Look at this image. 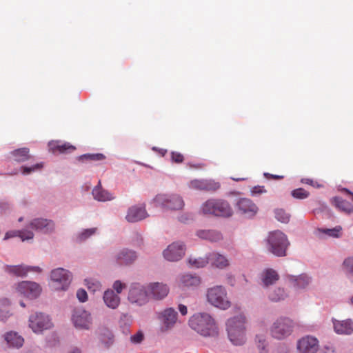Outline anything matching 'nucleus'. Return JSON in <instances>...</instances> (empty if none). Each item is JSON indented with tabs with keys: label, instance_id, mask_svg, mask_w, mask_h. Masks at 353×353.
Listing matches in <instances>:
<instances>
[{
	"label": "nucleus",
	"instance_id": "47",
	"mask_svg": "<svg viewBox=\"0 0 353 353\" xmlns=\"http://www.w3.org/2000/svg\"><path fill=\"white\" fill-rule=\"evenodd\" d=\"M292 196L296 199H303L309 196V193L303 188H298L292 192Z\"/></svg>",
	"mask_w": 353,
	"mask_h": 353
},
{
	"label": "nucleus",
	"instance_id": "55",
	"mask_svg": "<svg viewBox=\"0 0 353 353\" xmlns=\"http://www.w3.org/2000/svg\"><path fill=\"white\" fill-rule=\"evenodd\" d=\"M172 159L176 163H181L183 161V155L178 152H172Z\"/></svg>",
	"mask_w": 353,
	"mask_h": 353
},
{
	"label": "nucleus",
	"instance_id": "41",
	"mask_svg": "<svg viewBox=\"0 0 353 353\" xmlns=\"http://www.w3.org/2000/svg\"><path fill=\"white\" fill-rule=\"evenodd\" d=\"M105 159V156L103 154H85L80 156L79 160L81 161H98Z\"/></svg>",
	"mask_w": 353,
	"mask_h": 353
},
{
	"label": "nucleus",
	"instance_id": "36",
	"mask_svg": "<svg viewBox=\"0 0 353 353\" xmlns=\"http://www.w3.org/2000/svg\"><path fill=\"white\" fill-rule=\"evenodd\" d=\"M188 263L192 268H200L206 266L209 263L208 254L205 256L195 258L190 257L188 259Z\"/></svg>",
	"mask_w": 353,
	"mask_h": 353
},
{
	"label": "nucleus",
	"instance_id": "53",
	"mask_svg": "<svg viewBox=\"0 0 353 353\" xmlns=\"http://www.w3.org/2000/svg\"><path fill=\"white\" fill-rule=\"evenodd\" d=\"M267 191L263 186H259V185L254 187L251 190V193L252 195L261 194L265 193Z\"/></svg>",
	"mask_w": 353,
	"mask_h": 353
},
{
	"label": "nucleus",
	"instance_id": "13",
	"mask_svg": "<svg viewBox=\"0 0 353 353\" xmlns=\"http://www.w3.org/2000/svg\"><path fill=\"white\" fill-rule=\"evenodd\" d=\"M150 301H162L165 299L170 291L168 283L163 281H152L146 283Z\"/></svg>",
	"mask_w": 353,
	"mask_h": 353
},
{
	"label": "nucleus",
	"instance_id": "42",
	"mask_svg": "<svg viewBox=\"0 0 353 353\" xmlns=\"http://www.w3.org/2000/svg\"><path fill=\"white\" fill-rule=\"evenodd\" d=\"M114 335L110 330H105L101 333V341L107 347L111 346L114 343Z\"/></svg>",
	"mask_w": 353,
	"mask_h": 353
},
{
	"label": "nucleus",
	"instance_id": "51",
	"mask_svg": "<svg viewBox=\"0 0 353 353\" xmlns=\"http://www.w3.org/2000/svg\"><path fill=\"white\" fill-rule=\"evenodd\" d=\"M77 298L81 303H85L88 299V296L87 292L83 289L80 288L77 291Z\"/></svg>",
	"mask_w": 353,
	"mask_h": 353
},
{
	"label": "nucleus",
	"instance_id": "39",
	"mask_svg": "<svg viewBox=\"0 0 353 353\" xmlns=\"http://www.w3.org/2000/svg\"><path fill=\"white\" fill-rule=\"evenodd\" d=\"M274 216L277 221L283 223H288L290 219V214L286 212L283 209H276L274 210Z\"/></svg>",
	"mask_w": 353,
	"mask_h": 353
},
{
	"label": "nucleus",
	"instance_id": "63",
	"mask_svg": "<svg viewBox=\"0 0 353 353\" xmlns=\"http://www.w3.org/2000/svg\"><path fill=\"white\" fill-rule=\"evenodd\" d=\"M341 191H343V192H346L347 194L351 195L352 196V199L353 200V193L352 192H350L349 190H347L346 188H343L341 190Z\"/></svg>",
	"mask_w": 353,
	"mask_h": 353
},
{
	"label": "nucleus",
	"instance_id": "19",
	"mask_svg": "<svg viewBox=\"0 0 353 353\" xmlns=\"http://www.w3.org/2000/svg\"><path fill=\"white\" fill-rule=\"evenodd\" d=\"M331 322L334 332L338 335H351L353 334V320L346 319L339 320L332 318Z\"/></svg>",
	"mask_w": 353,
	"mask_h": 353
},
{
	"label": "nucleus",
	"instance_id": "7",
	"mask_svg": "<svg viewBox=\"0 0 353 353\" xmlns=\"http://www.w3.org/2000/svg\"><path fill=\"white\" fill-rule=\"evenodd\" d=\"M11 290L12 294L15 296L35 299L41 294L42 288L36 282L23 281L14 283Z\"/></svg>",
	"mask_w": 353,
	"mask_h": 353
},
{
	"label": "nucleus",
	"instance_id": "11",
	"mask_svg": "<svg viewBox=\"0 0 353 353\" xmlns=\"http://www.w3.org/2000/svg\"><path fill=\"white\" fill-rule=\"evenodd\" d=\"M154 201L157 205L171 211L181 210L185 206L183 198L176 194H159Z\"/></svg>",
	"mask_w": 353,
	"mask_h": 353
},
{
	"label": "nucleus",
	"instance_id": "9",
	"mask_svg": "<svg viewBox=\"0 0 353 353\" xmlns=\"http://www.w3.org/2000/svg\"><path fill=\"white\" fill-rule=\"evenodd\" d=\"M127 299L130 303L142 307L150 301L146 284L140 283H132L128 289Z\"/></svg>",
	"mask_w": 353,
	"mask_h": 353
},
{
	"label": "nucleus",
	"instance_id": "21",
	"mask_svg": "<svg viewBox=\"0 0 353 353\" xmlns=\"http://www.w3.org/2000/svg\"><path fill=\"white\" fill-rule=\"evenodd\" d=\"M209 263L211 265L219 270H225L230 268L231 265L230 259L225 254L218 252L208 253Z\"/></svg>",
	"mask_w": 353,
	"mask_h": 353
},
{
	"label": "nucleus",
	"instance_id": "61",
	"mask_svg": "<svg viewBox=\"0 0 353 353\" xmlns=\"http://www.w3.org/2000/svg\"><path fill=\"white\" fill-rule=\"evenodd\" d=\"M11 305V301L8 298H2L0 299V306H10Z\"/></svg>",
	"mask_w": 353,
	"mask_h": 353
},
{
	"label": "nucleus",
	"instance_id": "28",
	"mask_svg": "<svg viewBox=\"0 0 353 353\" xmlns=\"http://www.w3.org/2000/svg\"><path fill=\"white\" fill-rule=\"evenodd\" d=\"M103 300L105 305L110 309H117L121 303L119 295L116 294L111 289L106 290L103 295Z\"/></svg>",
	"mask_w": 353,
	"mask_h": 353
},
{
	"label": "nucleus",
	"instance_id": "26",
	"mask_svg": "<svg viewBox=\"0 0 353 353\" xmlns=\"http://www.w3.org/2000/svg\"><path fill=\"white\" fill-rule=\"evenodd\" d=\"M201 283V277L196 274H184L179 277V284L183 288L194 289Z\"/></svg>",
	"mask_w": 353,
	"mask_h": 353
},
{
	"label": "nucleus",
	"instance_id": "22",
	"mask_svg": "<svg viewBox=\"0 0 353 353\" xmlns=\"http://www.w3.org/2000/svg\"><path fill=\"white\" fill-rule=\"evenodd\" d=\"M148 216L145 207L142 205H133L130 207L126 213L125 220L129 223L140 221Z\"/></svg>",
	"mask_w": 353,
	"mask_h": 353
},
{
	"label": "nucleus",
	"instance_id": "23",
	"mask_svg": "<svg viewBox=\"0 0 353 353\" xmlns=\"http://www.w3.org/2000/svg\"><path fill=\"white\" fill-rule=\"evenodd\" d=\"M280 279V276L276 270L272 268H266L263 270L260 274V280L263 288H269L274 285Z\"/></svg>",
	"mask_w": 353,
	"mask_h": 353
},
{
	"label": "nucleus",
	"instance_id": "54",
	"mask_svg": "<svg viewBox=\"0 0 353 353\" xmlns=\"http://www.w3.org/2000/svg\"><path fill=\"white\" fill-rule=\"evenodd\" d=\"M258 343H259L258 347L262 350L261 353H267V351L265 350L266 341H265V339L259 338Z\"/></svg>",
	"mask_w": 353,
	"mask_h": 353
},
{
	"label": "nucleus",
	"instance_id": "2",
	"mask_svg": "<svg viewBox=\"0 0 353 353\" xmlns=\"http://www.w3.org/2000/svg\"><path fill=\"white\" fill-rule=\"evenodd\" d=\"M189 325L194 331L203 337H217L219 328L212 314L207 312L194 314L189 319Z\"/></svg>",
	"mask_w": 353,
	"mask_h": 353
},
{
	"label": "nucleus",
	"instance_id": "27",
	"mask_svg": "<svg viewBox=\"0 0 353 353\" xmlns=\"http://www.w3.org/2000/svg\"><path fill=\"white\" fill-rule=\"evenodd\" d=\"M50 152L52 153H67L72 152L76 150L75 146L70 143L62 142L61 141H51L48 143Z\"/></svg>",
	"mask_w": 353,
	"mask_h": 353
},
{
	"label": "nucleus",
	"instance_id": "25",
	"mask_svg": "<svg viewBox=\"0 0 353 353\" xmlns=\"http://www.w3.org/2000/svg\"><path fill=\"white\" fill-rule=\"evenodd\" d=\"M137 252L129 249H122L118 251L114 256L119 263L126 265L132 264L137 259Z\"/></svg>",
	"mask_w": 353,
	"mask_h": 353
},
{
	"label": "nucleus",
	"instance_id": "32",
	"mask_svg": "<svg viewBox=\"0 0 353 353\" xmlns=\"http://www.w3.org/2000/svg\"><path fill=\"white\" fill-rule=\"evenodd\" d=\"M34 232L27 229L21 230H13L8 232L4 237V239H8L12 237L19 236L23 241L32 240L34 238Z\"/></svg>",
	"mask_w": 353,
	"mask_h": 353
},
{
	"label": "nucleus",
	"instance_id": "35",
	"mask_svg": "<svg viewBox=\"0 0 353 353\" xmlns=\"http://www.w3.org/2000/svg\"><path fill=\"white\" fill-rule=\"evenodd\" d=\"M271 301L279 302L288 297V292L284 288H276L272 290L268 295Z\"/></svg>",
	"mask_w": 353,
	"mask_h": 353
},
{
	"label": "nucleus",
	"instance_id": "8",
	"mask_svg": "<svg viewBox=\"0 0 353 353\" xmlns=\"http://www.w3.org/2000/svg\"><path fill=\"white\" fill-rule=\"evenodd\" d=\"M28 327L37 334H42L46 330H51L54 323L50 315L41 312L32 313L28 320Z\"/></svg>",
	"mask_w": 353,
	"mask_h": 353
},
{
	"label": "nucleus",
	"instance_id": "33",
	"mask_svg": "<svg viewBox=\"0 0 353 353\" xmlns=\"http://www.w3.org/2000/svg\"><path fill=\"white\" fill-rule=\"evenodd\" d=\"M83 284L90 293L99 292L103 289L101 281L95 277H88L84 279Z\"/></svg>",
	"mask_w": 353,
	"mask_h": 353
},
{
	"label": "nucleus",
	"instance_id": "60",
	"mask_svg": "<svg viewBox=\"0 0 353 353\" xmlns=\"http://www.w3.org/2000/svg\"><path fill=\"white\" fill-rule=\"evenodd\" d=\"M0 209L2 212H6L8 210L10 209L9 203L6 201H1Z\"/></svg>",
	"mask_w": 353,
	"mask_h": 353
},
{
	"label": "nucleus",
	"instance_id": "16",
	"mask_svg": "<svg viewBox=\"0 0 353 353\" xmlns=\"http://www.w3.org/2000/svg\"><path fill=\"white\" fill-rule=\"evenodd\" d=\"M186 247L182 241H174L170 243L163 252L164 258L170 261H178L185 254Z\"/></svg>",
	"mask_w": 353,
	"mask_h": 353
},
{
	"label": "nucleus",
	"instance_id": "1",
	"mask_svg": "<svg viewBox=\"0 0 353 353\" xmlns=\"http://www.w3.org/2000/svg\"><path fill=\"white\" fill-rule=\"evenodd\" d=\"M236 313L225 321V330L229 341L236 346H241L247 341V325L248 319L241 307L236 306Z\"/></svg>",
	"mask_w": 353,
	"mask_h": 353
},
{
	"label": "nucleus",
	"instance_id": "40",
	"mask_svg": "<svg viewBox=\"0 0 353 353\" xmlns=\"http://www.w3.org/2000/svg\"><path fill=\"white\" fill-rule=\"evenodd\" d=\"M97 231L96 228L85 229L76 234V240L78 241H83L92 236Z\"/></svg>",
	"mask_w": 353,
	"mask_h": 353
},
{
	"label": "nucleus",
	"instance_id": "49",
	"mask_svg": "<svg viewBox=\"0 0 353 353\" xmlns=\"http://www.w3.org/2000/svg\"><path fill=\"white\" fill-rule=\"evenodd\" d=\"M144 339V334L142 331H138L136 334L130 336V342L133 344H139Z\"/></svg>",
	"mask_w": 353,
	"mask_h": 353
},
{
	"label": "nucleus",
	"instance_id": "12",
	"mask_svg": "<svg viewBox=\"0 0 353 353\" xmlns=\"http://www.w3.org/2000/svg\"><path fill=\"white\" fill-rule=\"evenodd\" d=\"M159 332L167 333L172 330L178 321V313L173 307L165 308L157 313Z\"/></svg>",
	"mask_w": 353,
	"mask_h": 353
},
{
	"label": "nucleus",
	"instance_id": "52",
	"mask_svg": "<svg viewBox=\"0 0 353 353\" xmlns=\"http://www.w3.org/2000/svg\"><path fill=\"white\" fill-rule=\"evenodd\" d=\"M178 219L179 221L186 223L192 220V216L191 214L185 212L180 214Z\"/></svg>",
	"mask_w": 353,
	"mask_h": 353
},
{
	"label": "nucleus",
	"instance_id": "37",
	"mask_svg": "<svg viewBox=\"0 0 353 353\" xmlns=\"http://www.w3.org/2000/svg\"><path fill=\"white\" fill-rule=\"evenodd\" d=\"M12 154L15 161L19 162H23L28 160L30 158L29 154V150L27 148H23L14 150Z\"/></svg>",
	"mask_w": 353,
	"mask_h": 353
},
{
	"label": "nucleus",
	"instance_id": "10",
	"mask_svg": "<svg viewBox=\"0 0 353 353\" xmlns=\"http://www.w3.org/2000/svg\"><path fill=\"white\" fill-rule=\"evenodd\" d=\"M72 273L64 268H58L51 271L50 279L54 290L58 292L66 291L72 281Z\"/></svg>",
	"mask_w": 353,
	"mask_h": 353
},
{
	"label": "nucleus",
	"instance_id": "20",
	"mask_svg": "<svg viewBox=\"0 0 353 353\" xmlns=\"http://www.w3.org/2000/svg\"><path fill=\"white\" fill-rule=\"evenodd\" d=\"M287 281L290 287L296 290L307 289L312 283V277L306 274L299 275H289Z\"/></svg>",
	"mask_w": 353,
	"mask_h": 353
},
{
	"label": "nucleus",
	"instance_id": "64",
	"mask_svg": "<svg viewBox=\"0 0 353 353\" xmlns=\"http://www.w3.org/2000/svg\"><path fill=\"white\" fill-rule=\"evenodd\" d=\"M68 353H81V351L78 348H73L70 351H69Z\"/></svg>",
	"mask_w": 353,
	"mask_h": 353
},
{
	"label": "nucleus",
	"instance_id": "31",
	"mask_svg": "<svg viewBox=\"0 0 353 353\" xmlns=\"http://www.w3.org/2000/svg\"><path fill=\"white\" fill-rule=\"evenodd\" d=\"M4 270L6 273L18 277H24L28 275V265L24 264L7 265L4 267Z\"/></svg>",
	"mask_w": 353,
	"mask_h": 353
},
{
	"label": "nucleus",
	"instance_id": "34",
	"mask_svg": "<svg viewBox=\"0 0 353 353\" xmlns=\"http://www.w3.org/2000/svg\"><path fill=\"white\" fill-rule=\"evenodd\" d=\"M332 203L337 209L346 214L349 215L353 212V205L342 198L335 197L332 199Z\"/></svg>",
	"mask_w": 353,
	"mask_h": 353
},
{
	"label": "nucleus",
	"instance_id": "6",
	"mask_svg": "<svg viewBox=\"0 0 353 353\" xmlns=\"http://www.w3.org/2000/svg\"><path fill=\"white\" fill-rule=\"evenodd\" d=\"M294 327L295 323L292 319L281 316L272 323L270 327V334L275 339L283 340L292 334Z\"/></svg>",
	"mask_w": 353,
	"mask_h": 353
},
{
	"label": "nucleus",
	"instance_id": "15",
	"mask_svg": "<svg viewBox=\"0 0 353 353\" xmlns=\"http://www.w3.org/2000/svg\"><path fill=\"white\" fill-rule=\"evenodd\" d=\"M234 206L237 214L245 219L254 218L259 212L256 204L248 198L239 199Z\"/></svg>",
	"mask_w": 353,
	"mask_h": 353
},
{
	"label": "nucleus",
	"instance_id": "43",
	"mask_svg": "<svg viewBox=\"0 0 353 353\" xmlns=\"http://www.w3.org/2000/svg\"><path fill=\"white\" fill-rule=\"evenodd\" d=\"M43 165L42 163H37L35 165H33L32 166L28 167V166H23L21 168V172L24 175H28L31 174L33 172H36L38 170H41Z\"/></svg>",
	"mask_w": 353,
	"mask_h": 353
},
{
	"label": "nucleus",
	"instance_id": "45",
	"mask_svg": "<svg viewBox=\"0 0 353 353\" xmlns=\"http://www.w3.org/2000/svg\"><path fill=\"white\" fill-rule=\"evenodd\" d=\"M220 188V183L214 180H204V190L216 191Z\"/></svg>",
	"mask_w": 353,
	"mask_h": 353
},
{
	"label": "nucleus",
	"instance_id": "24",
	"mask_svg": "<svg viewBox=\"0 0 353 353\" xmlns=\"http://www.w3.org/2000/svg\"><path fill=\"white\" fill-rule=\"evenodd\" d=\"M3 338L9 347L14 349H20L25 342V339L21 335L12 330L6 332L3 335Z\"/></svg>",
	"mask_w": 353,
	"mask_h": 353
},
{
	"label": "nucleus",
	"instance_id": "46",
	"mask_svg": "<svg viewBox=\"0 0 353 353\" xmlns=\"http://www.w3.org/2000/svg\"><path fill=\"white\" fill-rule=\"evenodd\" d=\"M127 285L125 283L120 280L115 281L112 284V290L118 295L121 294L123 290L126 288Z\"/></svg>",
	"mask_w": 353,
	"mask_h": 353
},
{
	"label": "nucleus",
	"instance_id": "50",
	"mask_svg": "<svg viewBox=\"0 0 353 353\" xmlns=\"http://www.w3.org/2000/svg\"><path fill=\"white\" fill-rule=\"evenodd\" d=\"M12 315L10 310L0 307V321L6 322Z\"/></svg>",
	"mask_w": 353,
	"mask_h": 353
},
{
	"label": "nucleus",
	"instance_id": "14",
	"mask_svg": "<svg viewBox=\"0 0 353 353\" xmlns=\"http://www.w3.org/2000/svg\"><path fill=\"white\" fill-rule=\"evenodd\" d=\"M72 321L77 329L90 330L92 327L93 317L90 311L81 308L74 311Z\"/></svg>",
	"mask_w": 353,
	"mask_h": 353
},
{
	"label": "nucleus",
	"instance_id": "29",
	"mask_svg": "<svg viewBox=\"0 0 353 353\" xmlns=\"http://www.w3.org/2000/svg\"><path fill=\"white\" fill-rule=\"evenodd\" d=\"M93 198L100 202H105L112 201L114 199L113 194L109 191L103 189L101 187V182L99 181L98 185L94 188L92 192Z\"/></svg>",
	"mask_w": 353,
	"mask_h": 353
},
{
	"label": "nucleus",
	"instance_id": "44",
	"mask_svg": "<svg viewBox=\"0 0 353 353\" xmlns=\"http://www.w3.org/2000/svg\"><path fill=\"white\" fill-rule=\"evenodd\" d=\"M342 268L346 273L353 275V256L348 257L343 261Z\"/></svg>",
	"mask_w": 353,
	"mask_h": 353
},
{
	"label": "nucleus",
	"instance_id": "48",
	"mask_svg": "<svg viewBox=\"0 0 353 353\" xmlns=\"http://www.w3.org/2000/svg\"><path fill=\"white\" fill-rule=\"evenodd\" d=\"M189 187L193 190H204V180H192L190 182Z\"/></svg>",
	"mask_w": 353,
	"mask_h": 353
},
{
	"label": "nucleus",
	"instance_id": "5",
	"mask_svg": "<svg viewBox=\"0 0 353 353\" xmlns=\"http://www.w3.org/2000/svg\"><path fill=\"white\" fill-rule=\"evenodd\" d=\"M201 213L222 217H230L233 210L230 203L221 199H209L203 203L200 208Z\"/></svg>",
	"mask_w": 353,
	"mask_h": 353
},
{
	"label": "nucleus",
	"instance_id": "17",
	"mask_svg": "<svg viewBox=\"0 0 353 353\" xmlns=\"http://www.w3.org/2000/svg\"><path fill=\"white\" fill-rule=\"evenodd\" d=\"M296 349L299 353H316L319 341L316 337L307 335L297 341Z\"/></svg>",
	"mask_w": 353,
	"mask_h": 353
},
{
	"label": "nucleus",
	"instance_id": "62",
	"mask_svg": "<svg viewBox=\"0 0 353 353\" xmlns=\"http://www.w3.org/2000/svg\"><path fill=\"white\" fill-rule=\"evenodd\" d=\"M179 310L181 312V314L183 316L186 315L188 313V308L185 305L180 304L179 305Z\"/></svg>",
	"mask_w": 353,
	"mask_h": 353
},
{
	"label": "nucleus",
	"instance_id": "30",
	"mask_svg": "<svg viewBox=\"0 0 353 353\" xmlns=\"http://www.w3.org/2000/svg\"><path fill=\"white\" fill-rule=\"evenodd\" d=\"M196 236L200 239L208 240L210 242H218L222 240L221 233L212 230H200L196 232Z\"/></svg>",
	"mask_w": 353,
	"mask_h": 353
},
{
	"label": "nucleus",
	"instance_id": "3",
	"mask_svg": "<svg viewBox=\"0 0 353 353\" xmlns=\"http://www.w3.org/2000/svg\"><path fill=\"white\" fill-rule=\"evenodd\" d=\"M205 298L209 305L222 311L229 310L232 305L227 289L223 285H215L207 288Z\"/></svg>",
	"mask_w": 353,
	"mask_h": 353
},
{
	"label": "nucleus",
	"instance_id": "4",
	"mask_svg": "<svg viewBox=\"0 0 353 353\" xmlns=\"http://www.w3.org/2000/svg\"><path fill=\"white\" fill-rule=\"evenodd\" d=\"M290 244L287 236L280 230L272 232L268 236L267 249L276 256H286Z\"/></svg>",
	"mask_w": 353,
	"mask_h": 353
},
{
	"label": "nucleus",
	"instance_id": "57",
	"mask_svg": "<svg viewBox=\"0 0 353 353\" xmlns=\"http://www.w3.org/2000/svg\"><path fill=\"white\" fill-rule=\"evenodd\" d=\"M42 271H43V269L40 266H36V265L28 266V273L30 272H32L39 274V273H41Z\"/></svg>",
	"mask_w": 353,
	"mask_h": 353
},
{
	"label": "nucleus",
	"instance_id": "18",
	"mask_svg": "<svg viewBox=\"0 0 353 353\" xmlns=\"http://www.w3.org/2000/svg\"><path fill=\"white\" fill-rule=\"evenodd\" d=\"M54 228V224L52 221L43 218H35L32 219L26 225L25 229L39 232L42 233L51 232Z\"/></svg>",
	"mask_w": 353,
	"mask_h": 353
},
{
	"label": "nucleus",
	"instance_id": "59",
	"mask_svg": "<svg viewBox=\"0 0 353 353\" xmlns=\"http://www.w3.org/2000/svg\"><path fill=\"white\" fill-rule=\"evenodd\" d=\"M227 283L230 286H234L236 284V278L232 274H228L226 278Z\"/></svg>",
	"mask_w": 353,
	"mask_h": 353
},
{
	"label": "nucleus",
	"instance_id": "38",
	"mask_svg": "<svg viewBox=\"0 0 353 353\" xmlns=\"http://www.w3.org/2000/svg\"><path fill=\"white\" fill-rule=\"evenodd\" d=\"M319 231L332 238H339L342 235V227L340 225H337L331 229H321Z\"/></svg>",
	"mask_w": 353,
	"mask_h": 353
},
{
	"label": "nucleus",
	"instance_id": "58",
	"mask_svg": "<svg viewBox=\"0 0 353 353\" xmlns=\"http://www.w3.org/2000/svg\"><path fill=\"white\" fill-rule=\"evenodd\" d=\"M301 182L303 183H306V184H309L312 186H314V187H316V188H320L321 185L319 184H318V183L316 181H314L312 179H303L301 180Z\"/></svg>",
	"mask_w": 353,
	"mask_h": 353
},
{
	"label": "nucleus",
	"instance_id": "56",
	"mask_svg": "<svg viewBox=\"0 0 353 353\" xmlns=\"http://www.w3.org/2000/svg\"><path fill=\"white\" fill-rule=\"evenodd\" d=\"M319 353H336L335 348L331 345H325L320 350Z\"/></svg>",
	"mask_w": 353,
	"mask_h": 353
}]
</instances>
